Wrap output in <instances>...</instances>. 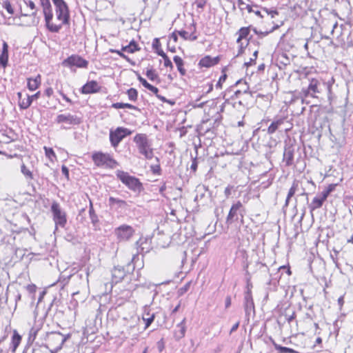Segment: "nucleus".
<instances>
[{"instance_id": "15", "label": "nucleus", "mask_w": 353, "mask_h": 353, "mask_svg": "<svg viewBox=\"0 0 353 353\" xmlns=\"http://www.w3.org/2000/svg\"><path fill=\"white\" fill-rule=\"evenodd\" d=\"M219 61V57H211L210 56H205L200 60L199 65L201 67L210 68L217 64Z\"/></svg>"}, {"instance_id": "30", "label": "nucleus", "mask_w": 353, "mask_h": 353, "mask_svg": "<svg viewBox=\"0 0 353 353\" xmlns=\"http://www.w3.org/2000/svg\"><path fill=\"white\" fill-rule=\"evenodd\" d=\"M145 74L150 81H159L158 74H157L156 71L153 69H148Z\"/></svg>"}, {"instance_id": "5", "label": "nucleus", "mask_w": 353, "mask_h": 353, "mask_svg": "<svg viewBox=\"0 0 353 353\" xmlns=\"http://www.w3.org/2000/svg\"><path fill=\"white\" fill-rule=\"evenodd\" d=\"M134 230L128 225H121L114 230V234L119 241H128L133 236Z\"/></svg>"}, {"instance_id": "7", "label": "nucleus", "mask_w": 353, "mask_h": 353, "mask_svg": "<svg viewBox=\"0 0 353 353\" xmlns=\"http://www.w3.org/2000/svg\"><path fill=\"white\" fill-rule=\"evenodd\" d=\"M51 210L53 214V219L56 225L63 228L66 223L65 213L63 212L57 203H53L51 206Z\"/></svg>"}, {"instance_id": "38", "label": "nucleus", "mask_w": 353, "mask_h": 353, "mask_svg": "<svg viewBox=\"0 0 353 353\" xmlns=\"http://www.w3.org/2000/svg\"><path fill=\"white\" fill-rule=\"evenodd\" d=\"M25 3L27 5L28 7H29L31 10H34L32 14L31 15L32 16H36L37 14V10H35L36 9V6H35V4L33 1H25Z\"/></svg>"}, {"instance_id": "24", "label": "nucleus", "mask_w": 353, "mask_h": 353, "mask_svg": "<svg viewBox=\"0 0 353 353\" xmlns=\"http://www.w3.org/2000/svg\"><path fill=\"white\" fill-rule=\"evenodd\" d=\"M157 54L161 56L163 60H164V65L167 68H170V69L173 68V65L168 57L166 55V54L162 50H157Z\"/></svg>"}, {"instance_id": "6", "label": "nucleus", "mask_w": 353, "mask_h": 353, "mask_svg": "<svg viewBox=\"0 0 353 353\" xmlns=\"http://www.w3.org/2000/svg\"><path fill=\"white\" fill-rule=\"evenodd\" d=\"M131 132L124 128H117L114 131L110 132V141L113 147L116 148L121 140L127 135H130Z\"/></svg>"}, {"instance_id": "56", "label": "nucleus", "mask_w": 353, "mask_h": 353, "mask_svg": "<svg viewBox=\"0 0 353 353\" xmlns=\"http://www.w3.org/2000/svg\"><path fill=\"white\" fill-rule=\"evenodd\" d=\"M157 97L160 99L161 101L163 102H168L169 103H171V104H173L174 103L167 100L164 97L161 96V95H159V94H157Z\"/></svg>"}, {"instance_id": "55", "label": "nucleus", "mask_w": 353, "mask_h": 353, "mask_svg": "<svg viewBox=\"0 0 353 353\" xmlns=\"http://www.w3.org/2000/svg\"><path fill=\"white\" fill-rule=\"evenodd\" d=\"M45 94L47 97H50L53 94V90L52 88H48L45 90Z\"/></svg>"}, {"instance_id": "26", "label": "nucleus", "mask_w": 353, "mask_h": 353, "mask_svg": "<svg viewBox=\"0 0 353 353\" xmlns=\"http://www.w3.org/2000/svg\"><path fill=\"white\" fill-rule=\"evenodd\" d=\"M178 34L185 40L194 41L197 39V37L194 34H189L185 30L179 31Z\"/></svg>"}, {"instance_id": "34", "label": "nucleus", "mask_w": 353, "mask_h": 353, "mask_svg": "<svg viewBox=\"0 0 353 353\" xmlns=\"http://www.w3.org/2000/svg\"><path fill=\"white\" fill-rule=\"evenodd\" d=\"M21 171L27 179H33L32 172L30 170H28L24 164H22V165L21 166Z\"/></svg>"}, {"instance_id": "31", "label": "nucleus", "mask_w": 353, "mask_h": 353, "mask_svg": "<svg viewBox=\"0 0 353 353\" xmlns=\"http://www.w3.org/2000/svg\"><path fill=\"white\" fill-rule=\"evenodd\" d=\"M297 186H298V184L296 183H294L292 186L290 188V189L289 190V192H288V196H287V198H286V201H285V205H288V203H289V201L291 197H292L296 191V189H297Z\"/></svg>"}, {"instance_id": "2", "label": "nucleus", "mask_w": 353, "mask_h": 353, "mask_svg": "<svg viewBox=\"0 0 353 353\" xmlns=\"http://www.w3.org/2000/svg\"><path fill=\"white\" fill-rule=\"evenodd\" d=\"M134 141L137 144L139 152L144 155L145 159H152L154 156L153 151L150 148V144L145 134H137L134 137Z\"/></svg>"}, {"instance_id": "3", "label": "nucleus", "mask_w": 353, "mask_h": 353, "mask_svg": "<svg viewBox=\"0 0 353 353\" xmlns=\"http://www.w3.org/2000/svg\"><path fill=\"white\" fill-rule=\"evenodd\" d=\"M117 176L124 183L129 189L134 192H140L142 185L138 179L130 176L128 172L121 170H117Z\"/></svg>"}, {"instance_id": "43", "label": "nucleus", "mask_w": 353, "mask_h": 353, "mask_svg": "<svg viewBox=\"0 0 353 353\" xmlns=\"http://www.w3.org/2000/svg\"><path fill=\"white\" fill-rule=\"evenodd\" d=\"M226 78H227L226 74H223V75L221 76L216 86L217 88H221V83L225 81Z\"/></svg>"}, {"instance_id": "47", "label": "nucleus", "mask_w": 353, "mask_h": 353, "mask_svg": "<svg viewBox=\"0 0 353 353\" xmlns=\"http://www.w3.org/2000/svg\"><path fill=\"white\" fill-rule=\"evenodd\" d=\"M40 92H37L32 96L27 95L28 98H30V103H32L33 100L37 99L39 97Z\"/></svg>"}, {"instance_id": "40", "label": "nucleus", "mask_w": 353, "mask_h": 353, "mask_svg": "<svg viewBox=\"0 0 353 353\" xmlns=\"http://www.w3.org/2000/svg\"><path fill=\"white\" fill-rule=\"evenodd\" d=\"M137 79L139 81V82L145 88H148L149 86L151 85L144 78H143L141 76L138 74Z\"/></svg>"}, {"instance_id": "8", "label": "nucleus", "mask_w": 353, "mask_h": 353, "mask_svg": "<svg viewBox=\"0 0 353 353\" xmlns=\"http://www.w3.org/2000/svg\"><path fill=\"white\" fill-rule=\"evenodd\" d=\"M242 211H243V205L241 201H237L236 203H234L228 214L226 222L228 224H231L234 223V221H237L239 219V214H240L241 216L242 215Z\"/></svg>"}, {"instance_id": "29", "label": "nucleus", "mask_w": 353, "mask_h": 353, "mask_svg": "<svg viewBox=\"0 0 353 353\" xmlns=\"http://www.w3.org/2000/svg\"><path fill=\"white\" fill-rule=\"evenodd\" d=\"M89 214H90V218L91 221L93 223V225H95L97 223H98V221H99L98 217L94 212L93 205H92V203L91 201L90 202Z\"/></svg>"}, {"instance_id": "28", "label": "nucleus", "mask_w": 353, "mask_h": 353, "mask_svg": "<svg viewBox=\"0 0 353 353\" xmlns=\"http://www.w3.org/2000/svg\"><path fill=\"white\" fill-rule=\"evenodd\" d=\"M138 50L137 46L134 41H131L129 45L122 48V51L133 53Z\"/></svg>"}, {"instance_id": "37", "label": "nucleus", "mask_w": 353, "mask_h": 353, "mask_svg": "<svg viewBox=\"0 0 353 353\" xmlns=\"http://www.w3.org/2000/svg\"><path fill=\"white\" fill-rule=\"evenodd\" d=\"M3 7L7 10V12L9 14H12L14 13L13 8L9 1H4Z\"/></svg>"}, {"instance_id": "50", "label": "nucleus", "mask_w": 353, "mask_h": 353, "mask_svg": "<svg viewBox=\"0 0 353 353\" xmlns=\"http://www.w3.org/2000/svg\"><path fill=\"white\" fill-rule=\"evenodd\" d=\"M112 107L115 109L123 108V103H115L112 105Z\"/></svg>"}, {"instance_id": "11", "label": "nucleus", "mask_w": 353, "mask_h": 353, "mask_svg": "<svg viewBox=\"0 0 353 353\" xmlns=\"http://www.w3.org/2000/svg\"><path fill=\"white\" fill-rule=\"evenodd\" d=\"M251 288L252 285L248 284L247 286V291L245 292L244 296V307L246 313L250 312L254 308V301L251 292Z\"/></svg>"}, {"instance_id": "58", "label": "nucleus", "mask_w": 353, "mask_h": 353, "mask_svg": "<svg viewBox=\"0 0 353 353\" xmlns=\"http://www.w3.org/2000/svg\"><path fill=\"white\" fill-rule=\"evenodd\" d=\"M239 326V322L236 323L231 328L230 333L235 332Z\"/></svg>"}, {"instance_id": "53", "label": "nucleus", "mask_w": 353, "mask_h": 353, "mask_svg": "<svg viewBox=\"0 0 353 353\" xmlns=\"http://www.w3.org/2000/svg\"><path fill=\"white\" fill-rule=\"evenodd\" d=\"M189 287H190V283L185 284L184 287L181 288L179 290L181 294H182L184 292H185L188 290Z\"/></svg>"}, {"instance_id": "20", "label": "nucleus", "mask_w": 353, "mask_h": 353, "mask_svg": "<svg viewBox=\"0 0 353 353\" xmlns=\"http://www.w3.org/2000/svg\"><path fill=\"white\" fill-rule=\"evenodd\" d=\"M284 160L286 162L288 165H290L292 163L293 158H294V152L293 150L291 148H288L285 149V152L283 154Z\"/></svg>"}, {"instance_id": "51", "label": "nucleus", "mask_w": 353, "mask_h": 353, "mask_svg": "<svg viewBox=\"0 0 353 353\" xmlns=\"http://www.w3.org/2000/svg\"><path fill=\"white\" fill-rule=\"evenodd\" d=\"M191 170H192L194 172H195L197 169V161L196 159H194L192 161V163L190 166Z\"/></svg>"}, {"instance_id": "19", "label": "nucleus", "mask_w": 353, "mask_h": 353, "mask_svg": "<svg viewBox=\"0 0 353 353\" xmlns=\"http://www.w3.org/2000/svg\"><path fill=\"white\" fill-rule=\"evenodd\" d=\"M41 83V77L38 75L34 79L30 78L28 79V88L30 90H35Z\"/></svg>"}, {"instance_id": "60", "label": "nucleus", "mask_w": 353, "mask_h": 353, "mask_svg": "<svg viewBox=\"0 0 353 353\" xmlns=\"http://www.w3.org/2000/svg\"><path fill=\"white\" fill-rule=\"evenodd\" d=\"M230 304H231V299L230 297H227L226 300H225V307H230Z\"/></svg>"}, {"instance_id": "46", "label": "nucleus", "mask_w": 353, "mask_h": 353, "mask_svg": "<svg viewBox=\"0 0 353 353\" xmlns=\"http://www.w3.org/2000/svg\"><path fill=\"white\" fill-rule=\"evenodd\" d=\"M327 26H330L332 27L331 34H332L334 33V32L335 28L338 26V23L336 21L334 22V23H330V21H328L327 23Z\"/></svg>"}, {"instance_id": "10", "label": "nucleus", "mask_w": 353, "mask_h": 353, "mask_svg": "<svg viewBox=\"0 0 353 353\" xmlns=\"http://www.w3.org/2000/svg\"><path fill=\"white\" fill-rule=\"evenodd\" d=\"M320 82L316 79H312L307 89H303L302 93L304 98L312 97L316 98V94L320 93L319 89Z\"/></svg>"}, {"instance_id": "13", "label": "nucleus", "mask_w": 353, "mask_h": 353, "mask_svg": "<svg viewBox=\"0 0 353 353\" xmlns=\"http://www.w3.org/2000/svg\"><path fill=\"white\" fill-rule=\"evenodd\" d=\"M125 276L124 268L121 266L114 267L112 270V282L118 283L121 281Z\"/></svg>"}, {"instance_id": "16", "label": "nucleus", "mask_w": 353, "mask_h": 353, "mask_svg": "<svg viewBox=\"0 0 353 353\" xmlns=\"http://www.w3.org/2000/svg\"><path fill=\"white\" fill-rule=\"evenodd\" d=\"M8 46L6 41L3 43L2 52L0 54V63L6 68L8 65Z\"/></svg>"}, {"instance_id": "49", "label": "nucleus", "mask_w": 353, "mask_h": 353, "mask_svg": "<svg viewBox=\"0 0 353 353\" xmlns=\"http://www.w3.org/2000/svg\"><path fill=\"white\" fill-rule=\"evenodd\" d=\"M61 172L67 178H68V176H69V170H68V168L66 166H65V165L62 166Z\"/></svg>"}, {"instance_id": "27", "label": "nucleus", "mask_w": 353, "mask_h": 353, "mask_svg": "<svg viewBox=\"0 0 353 353\" xmlns=\"http://www.w3.org/2000/svg\"><path fill=\"white\" fill-rule=\"evenodd\" d=\"M177 327L179 328V330L176 332V336L179 338L183 337L185 333V319L177 325Z\"/></svg>"}, {"instance_id": "44", "label": "nucleus", "mask_w": 353, "mask_h": 353, "mask_svg": "<svg viewBox=\"0 0 353 353\" xmlns=\"http://www.w3.org/2000/svg\"><path fill=\"white\" fill-rule=\"evenodd\" d=\"M329 194H330V190H325L321 192V195H319V196L325 201Z\"/></svg>"}, {"instance_id": "32", "label": "nucleus", "mask_w": 353, "mask_h": 353, "mask_svg": "<svg viewBox=\"0 0 353 353\" xmlns=\"http://www.w3.org/2000/svg\"><path fill=\"white\" fill-rule=\"evenodd\" d=\"M18 103L21 109H27L31 105L30 98L28 97L25 99H19Z\"/></svg>"}, {"instance_id": "59", "label": "nucleus", "mask_w": 353, "mask_h": 353, "mask_svg": "<svg viewBox=\"0 0 353 353\" xmlns=\"http://www.w3.org/2000/svg\"><path fill=\"white\" fill-rule=\"evenodd\" d=\"M338 303L339 305L342 307L344 303L343 296H341L338 299Z\"/></svg>"}, {"instance_id": "18", "label": "nucleus", "mask_w": 353, "mask_h": 353, "mask_svg": "<svg viewBox=\"0 0 353 353\" xmlns=\"http://www.w3.org/2000/svg\"><path fill=\"white\" fill-rule=\"evenodd\" d=\"M249 33H250V30L248 28H241L238 32L239 37L237 38L236 42L238 43H239L241 50H242V49L243 48V44H244L242 42V40L243 39H245L248 37V35L249 34Z\"/></svg>"}, {"instance_id": "1", "label": "nucleus", "mask_w": 353, "mask_h": 353, "mask_svg": "<svg viewBox=\"0 0 353 353\" xmlns=\"http://www.w3.org/2000/svg\"><path fill=\"white\" fill-rule=\"evenodd\" d=\"M55 6L56 18L53 19L51 4L48 10L43 12L48 29L52 32H57L63 25L68 23L70 12L67 3L63 0H52Z\"/></svg>"}, {"instance_id": "36", "label": "nucleus", "mask_w": 353, "mask_h": 353, "mask_svg": "<svg viewBox=\"0 0 353 353\" xmlns=\"http://www.w3.org/2000/svg\"><path fill=\"white\" fill-rule=\"evenodd\" d=\"M109 203L110 205H114V204H118L120 207L125 205V201L123 200H121L114 197H110L109 198Z\"/></svg>"}, {"instance_id": "61", "label": "nucleus", "mask_w": 353, "mask_h": 353, "mask_svg": "<svg viewBox=\"0 0 353 353\" xmlns=\"http://www.w3.org/2000/svg\"><path fill=\"white\" fill-rule=\"evenodd\" d=\"M61 94L67 102L71 103V100L65 94L63 93H61Z\"/></svg>"}, {"instance_id": "62", "label": "nucleus", "mask_w": 353, "mask_h": 353, "mask_svg": "<svg viewBox=\"0 0 353 353\" xmlns=\"http://www.w3.org/2000/svg\"><path fill=\"white\" fill-rule=\"evenodd\" d=\"M244 9L248 10V12H252V8L250 5H245V7H244Z\"/></svg>"}, {"instance_id": "22", "label": "nucleus", "mask_w": 353, "mask_h": 353, "mask_svg": "<svg viewBox=\"0 0 353 353\" xmlns=\"http://www.w3.org/2000/svg\"><path fill=\"white\" fill-rule=\"evenodd\" d=\"M323 202L324 201L321 199L320 196H315L310 205L311 210H314L317 208H320L323 205Z\"/></svg>"}, {"instance_id": "4", "label": "nucleus", "mask_w": 353, "mask_h": 353, "mask_svg": "<svg viewBox=\"0 0 353 353\" xmlns=\"http://www.w3.org/2000/svg\"><path fill=\"white\" fill-rule=\"evenodd\" d=\"M92 160L94 164L98 167H106L110 168H114L117 163L108 154L97 152L93 154Z\"/></svg>"}, {"instance_id": "54", "label": "nucleus", "mask_w": 353, "mask_h": 353, "mask_svg": "<svg viewBox=\"0 0 353 353\" xmlns=\"http://www.w3.org/2000/svg\"><path fill=\"white\" fill-rule=\"evenodd\" d=\"M110 51L111 52H116V53H117V54H118L120 57H123V58H124V59H127L126 56H125L123 53H122L121 51H119V50H112V49H111V50H110Z\"/></svg>"}, {"instance_id": "33", "label": "nucleus", "mask_w": 353, "mask_h": 353, "mask_svg": "<svg viewBox=\"0 0 353 353\" xmlns=\"http://www.w3.org/2000/svg\"><path fill=\"white\" fill-rule=\"evenodd\" d=\"M127 94L128 97V99L132 101H135L137 99L138 97V92L136 89L134 88H130L128 90Z\"/></svg>"}, {"instance_id": "64", "label": "nucleus", "mask_w": 353, "mask_h": 353, "mask_svg": "<svg viewBox=\"0 0 353 353\" xmlns=\"http://www.w3.org/2000/svg\"><path fill=\"white\" fill-rule=\"evenodd\" d=\"M334 189V186L332 185H330L327 188V190H330V193Z\"/></svg>"}, {"instance_id": "48", "label": "nucleus", "mask_w": 353, "mask_h": 353, "mask_svg": "<svg viewBox=\"0 0 353 353\" xmlns=\"http://www.w3.org/2000/svg\"><path fill=\"white\" fill-rule=\"evenodd\" d=\"M150 91L155 94L156 95L158 94L159 89L157 87L153 86L152 85H150L149 88H148Z\"/></svg>"}, {"instance_id": "63", "label": "nucleus", "mask_w": 353, "mask_h": 353, "mask_svg": "<svg viewBox=\"0 0 353 353\" xmlns=\"http://www.w3.org/2000/svg\"><path fill=\"white\" fill-rule=\"evenodd\" d=\"M225 194L227 196H228L230 194V189L229 188H226L225 190Z\"/></svg>"}, {"instance_id": "41", "label": "nucleus", "mask_w": 353, "mask_h": 353, "mask_svg": "<svg viewBox=\"0 0 353 353\" xmlns=\"http://www.w3.org/2000/svg\"><path fill=\"white\" fill-rule=\"evenodd\" d=\"M276 348L280 350L281 353H294V350L289 348V347H286L279 346V347H276Z\"/></svg>"}, {"instance_id": "9", "label": "nucleus", "mask_w": 353, "mask_h": 353, "mask_svg": "<svg viewBox=\"0 0 353 353\" xmlns=\"http://www.w3.org/2000/svg\"><path fill=\"white\" fill-rule=\"evenodd\" d=\"M62 64L66 67L77 66L78 68H86L88 62L79 55H72L65 59Z\"/></svg>"}, {"instance_id": "35", "label": "nucleus", "mask_w": 353, "mask_h": 353, "mask_svg": "<svg viewBox=\"0 0 353 353\" xmlns=\"http://www.w3.org/2000/svg\"><path fill=\"white\" fill-rule=\"evenodd\" d=\"M21 336L17 334V333H14L12 336V345H13V349L14 350L18 347V345H19L20 343V341H21Z\"/></svg>"}, {"instance_id": "17", "label": "nucleus", "mask_w": 353, "mask_h": 353, "mask_svg": "<svg viewBox=\"0 0 353 353\" xmlns=\"http://www.w3.org/2000/svg\"><path fill=\"white\" fill-rule=\"evenodd\" d=\"M285 118H276L272 123L270 125V126L268 128V133L269 134H274L279 128L280 126L284 123Z\"/></svg>"}, {"instance_id": "25", "label": "nucleus", "mask_w": 353, "mask_h": 353, "mask_svg": "<svg viewBox=\"0 0 353 353\" xmlns=\"http://www.w3.org/2000/svg\"><path fill=\"white\" fill-rule=\"evenodd\" d=\"M43 149L45 150L46 157H48L51 162L53 163L55 160H57V156L52 148L45 146Z\"/></svg>"}, {"instance_id": "21", "label": "nucleus", "mask_w": 353, "mask_h": 353, "mask_svg": "<svg viewBox=\"0 0 353 353\" xmlns=\"http://www.w3.org/2000/svg\"><path fill=\"white\" fill-rule=\"evenodd\" d=\"M173 60H174L175 64L176 65L177 69H178L179 72H180V74L181 75H185L186 71H185V68H183V59L179 56H174L173 58Z\"/></svg>"}, {"instance_id": "52", "label": "nucleus", "mask_w": 353, "mask_h": 353, "mask_svg": "<svg viewBox=\"0 0 353 353\" xmlns=\"http://www.w3.org/2000/svg\"><path fill=\"white\" fill-rule=\"evenodd\" d=\"M123 108H129V109H132V110H138V108L133 105H131L130 103H123Z\"/></svg>"}, {"instance_id": "42", "label": "nucleus", "mask_w": 353, "mask_h": 353, "mask_svg": "<svg viewBox=\"0 0 353 353\" xmlns=\"http://www.w3.org/2000/svg\"><path fill=\"white\" fill-rule=\"evenodd\" d=\"M257 54H258V52L257 51H255L254 53H253V55H252V57L250 58V61L249 62H245V65H246L247 67L251 65L252 64V63H254L255 61V60L257 58Z\"/></svg>"}, {"instance_id": "57", "label": "nucleus", "mask_w": 353, "mask_h": 353, "mask_svg": "<svg viewBox=\"0 0 353 353\" xmlns=\"http://www.w3.org/2000/svg\"><path fill=\"white\" fill-rule=\"evenodd\" d=\"M238 5L241 10H244V7L247 4L243 0H238Z\"/></svg>"}, {"instance_id": "23", "label": "nucleus", "mask_w": 353, "mask_h": 353, "mask_svg": "<svg viewBox=\"0 0 353 353\" xmlns=\"http://www.w3.org/2000/svg\"><path fill=\"white\" fill-rule=\"evenodd\" d=\"M154 317L155 316L154 313L150 314L149 312L145 311L142 317L143 320L145 323V329L148 328L150 325V324L154 321Z\"/></svg>"}, {"instance_id": "14", "label": "nucleus", "mask_w": 353, "mask_h": 353, "mask_svg": "<svg viewBox=\"0 0 353 353\" xmlns=\"http://www.w3.org/2000/svg\"><path fill=\"white\" fill-rule=\"evenodd\" d=\"M100 90V86L95 81H88L81 88V93L91 94L98 92Z\"/></svg>"}, {"instance_id": "12", "label": "nucleus", "mask_w": 353, "mask_h": 353, "mask_svg": "<svg viewBox=\"0 0 353 353\" xmlns=\"http://www.w3.org/2000/svg\"><path fill=\"white\" fill-rule=\"evenodd\" d=\"M58 123H65L70 125H77L80 123V119L70 114H59L57 117Z\"/></svg>"}, {"instance_id": "39", "label": "nucleus", "mask_w": 353, "mask_h": 353, "mask_svg": "<svg viewBox=\"0 0 353 353\" xmlns=\"http://www.w3.org/2000/svg\"><path fill=\"white\" fill-rule=\"evenodd\" d=\"M41 6L43 8V12H46V10L48 11L49 6H50V1L49 0H40Z\"/></svg>"}, {"instance_id": "45", "label": "nucleus", "mask_w": 353, "mask_h": 353, "mask_svg": "<svg viewBox=\"0 0 353 353\" xmlns=\"http://www.w3.org/2000/svg\"><path fill=\"white\" fill-rule=\"evenodd\" d=\"M264 10L271 16L272 18H274L275 15H277L279 13L276 10H269L267 8H264Z\"/></svg>"}]
</instances>
